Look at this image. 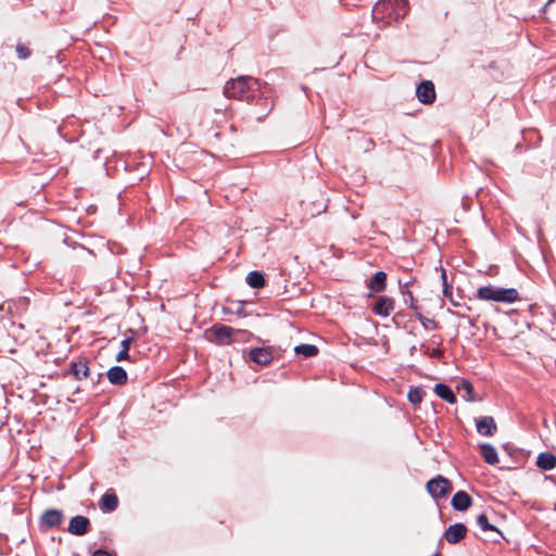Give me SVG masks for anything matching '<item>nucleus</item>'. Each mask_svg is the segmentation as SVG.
<instances>
[{
	"label": "nucleus",
	"mask_w": 556,
	"mask_h": 556,
	"mask_svg": "<svg viewBox=\"0 0 556 556\" xmlns=\"http://www.w3.org/2000/svg\"><path fill=\"white\" fill-rule=\"evenodd\" d=\"M425 395L426 392L421 388L410 387L407 393V399L412 404L417 405L421 403Z\"/></svg>",
	"instance_id": "393cba45"
},
{
	"label": "nucleus",
	"mask_w": 556,
	"mask_h": 556,
	"mask_svg": "<svg viewBox=\"0 0 556 556\" xmlns=\"http://www.w3.org/2000/svg\"><path fill=\"white\" fill-rule=\"evenodd\" d=\"M106 379L114 386H125L128 381L127 371L122 366H113L106 370Z\"/></svg>",
	"instance_id": "ddd939ff"
},
{
	"label": "nucleus",
	"mask_w": 556,
	"mask_h": 556,
	"mask_svg": "<svg viewBox=\"0 0 556 556\" xmlns=\"http://www.w3.org/2000/svg\"><path fill=\"white\" fill-rule=\"evenodd\" d=\"M106 556H113V555L106 551Z\"/></svg>",
	"instance_id": "a18cd8bd"
},
{
	"label": "nucleus",
	"mask_w": 556,
	"mask_h": 556,
	"mask_svg": "<svg viewBox=\"0 0 556 556\" xmlns=\"http://www.w3.org/2000/svg\"><path fill=\"white\" fill-rule=\"evenodd\" d=\"M451 505L457 511H465L472 505V498L466 491H457L452 497Z\"/></svg>",
	"instance_id": "4468645a"
},
{
	"label": "nucleus",
	"mask_w": 556,
	"mask_h": 556,
	"mask_svg": "<svg viewBox=\"0 0 556 556\" xmlns=\"http://www.w3.org/2000/svg\"><path fill=\"white\" fill-rule=\"evenodd\" d=\"M535 465L544 471L553 470L556 467V455L551 452H542L538 455Z\"/></svg>",
	"instance_id": "dca6fc26"
},
{
	"label": "nucleus",
	"mask_w": 556,
	"mask_h": 556,
	"mask_svg": "<svg viewBox=\"0 0 556 556\" xmlns=\"http://www.w3.org/2000/svg\"><path fill=\"white\" fill-rule=\"evenodd\" d=\"M435 394L450 404L457 402L456 395L453 390L445 383H437L434 387Z\"/></svg>",
	"instance_id": "6ab92c4d"
},
{
	"label": "nucleus",
	"mask_w": 556,
	"mask_h": 556,
	"mask_svg": "<svg viewBox=\"0 0 556 556\" xmlns=\"http://www.w3.org/2000/svg\"><path fill=\"white\" fill-rule=\"evenodd\" d=\"M443 356V351L440 350V349H434L432 352H431V357H434V358H440Z\"/></svg>",
	"instance_id": "4c0bfd02"
},
{
	"label": "nucleus",
	"mask_w": 556,
	"mask_h": 556,
	"mask_svg": "<svg viewBox=\"0 0 556 556\" xmlns=\"http://www.w3.org/2000/svg\"><path fill=\"white\" fill-rule=\"evenodd\" d=\"M110 265L113 267V268H112V269H113V271H114L115 274H118V271H119V266H118V264L114 262L113 264H110Z\"/></svg>",
	"instance_id": "a19ab883"
},
{
	"label": "nucleus",
	"mask_w": 556,
	"mask_h": 556,
	"mask_svg": "<svg viewBox=\"0 0 556 556\" xmlns=\"http://www.w3.org/2000/svg\"><path fill=\"white\" fill-rule=\"evenodd\" d=\"M294 352L298 355H302L305 358L316 356L319 352L318 348L314 344H300L294 348Z\"/></svg>",
	"instance_id": "b1692460"
},
{
	"label": "nucleus",
	"mask_w": 556,
	"mask_h": 556,
	"mask_svg": "<svg viewBox=\"0 0 556 556\" xmlns=\"http://www.w3.org/2000/svg\"><path fill=\"white\" fill-rule=\"evenodd\" d=\"M236 314L238 316H245L244 307L242 304H240V306L237 308Z\"/></svg>",
	"instance_id": "58836bf2"
},
{
	"label": "nucleus",
	"mask_w": 556,
	"mask_h": 556,
	"mask_svg": "<svg viewBox=\"0 0 556 556\" xmlns=\"http://www.w3.org/2000/svg\"><path fill=\"white\" fill-rule=\"evenodd\" d=\"M395 302L392 298L380 295L377 298L371 311L375 315L388 317L393 312Z\"/></svg>",
	"instance_id": "9d476101"
},
{
	"label": "nucleus",
	"mask_w": 556,
	"mask_h": 556,
	"mask_svg": "<svg viewBox=\"0 0 556 556\" xmlns=\"http://www.w3.org/2000/svg\"><path fill=\"white\" fill-rule=\"evenodd\" d=\"M416 97L422 104H432L437 98L434 84L431 80L421 81L416 88Z\"/></svg>",
	"instance_id": "6e6552de"
},
{
	"label": "nucleus",
	"mask_w": 556,
	"mask_h": 556,
	"mask_svg": "<svg viewBox=\"0 0 556 556\" xmlns=\"http://www.w3.org/2000/svg\"><path fill=\"white\" fill-rule=\"evenodd\" d=\"M450 301H451V303H452L454 306H459V305H460V304H459L458 302H456V300H454L453 298H452V300H450Z\"/></svg>",
	"instance_id": "79ce46f5"
},
{
	"label": "nucleus",
	"mask_w": 556,
	"mask_h": 556,
	"mask_svg": "<svg viewBox=\"0 0 556 556\" xmlns=\"http://www.w3.org/2000/svg\"><path fill=\"white\" fill-rule=\"evenodd\" d=\"M467 534V527L464 523L457 522L451 525L444 532V539L450 544H457Z\"/></svg>",
	"instance_id": "9b49d317"
},
{
	"label": "nucleus",
	"mask_w": 556,
	"mask_h": 556,
	"mask_svg": "<svg viewBox=\"0 0 556 556\" xmlns=\"http://www.w3.org/2000/svg\"><path fill=\"white\" fill-rule=\"evenodd\" d=\"M367 288L375 293L383 292L387 288V274L382 270L375 273L368 281Z\"/></svg>",
	"instance_id": "2eb2a0df"
},
{
	"label": "nucleus",
	"mask_w": 556,
	"mask_h": 556,
	"mask_svg": "<svg viewBox=\"0 0 556 556\" xmlns=\"http://www.w3.org/2000/svg\"><path fill=\"white\" fill-rule=\"evenodd\" d=\"M399 283L402 290H408L407 288L413 283V280L402 281V279H400Z\"/></svg>",
	"instance_id": "e433bc0d"
},
{
	"label": "nucleus",
	"mask_w": 556,
	"mask_h": 556,
	"mask_svg": "<svg viewBox=\"0 0 556 556\" xmlns=\"http://www.w3.org/2000/svg\"><path fill=\"white\" fill-rule=\"evenodd\" d=\"M477 299L501 303H514L519 300V292L515 288H501L492 285L480 287L477 290Z\"/></svg>",
	"instance_id": "f03ea898"
},
{
	"label": "nucleus",
	"mask_w": 556,
	"mask_h": 556,
	"mask_svg": "<svg viewBox=\"0 0 556 556\" xmlns=\"http://www.w3.org/2000/svg\"><path fill=\"white\" fill-rule=\"evenodd\" d=\"M477 525L480 527L482 531H492L496 534V538L492 539L494 543H498L501 539H504L503 533L494 525L489 522V519L485 514H480L477 517Z\"/></svg>",
	"instance_id": "f3484780"
},
{
	"label": "nucleus",
	"mask_w": 556,
	"mask_h": 556,
	"mask_svg": "<svg viewBox=\"0 0 556 556\" xmlns=\"http://www.w3.org/2000/svg\"><path fill=\"white\" fill-rule=\"evenodd\" d=\"M247 283L253 289H261L265 286L266 279L262 271H250L245 278Z\"/></svg>",
	"instance_id": "aec40b11"
},
{
	"label": "nucleus",
	"mask_w": 556,
	"mask_h": 556,
	"mask_svg": "<svg viewBox=\"0 0 556 556\" xmlns=\"http://www.w3.org/2000/svg\"><path fill=\"white\" fill-rule=\"evenodd\" d=\"M502 448L510 456L516 457L522 454V450L514 446L511 443H505L502 445Z\"/></svg>",
	"instance_id": "2f4dec72"
},
{
	"label": "nucleus",
	"mask_w": 556,
	"mask_h": 556,
	"mask_svg": "<svg viewBox=\"0 0 556 556\" xmlns=\"http://www.w3.org/2000/svg\"><path fill=\"white\" fill-rule=\"evenodd\" d=\"M65 520L63 510L58 508H48L42 511L38 520L40 531L46 532L50 529L60 527Z\"/></svg>",
	"instance_id": "39448f33"
},
{
	"label": "nucleus",
	"mask_w": 556,
	"mask_h": 556,
	"mask_svg": "<svg viewBox=\"0 0 556 556\" xmlns=\"http://www.w3.org/2000/svg\"><path fill=\"white\" fill-rule=\"evenodd\" d=\"M464 306L466 307L467 311H470V306H467L466 304H464Z\"/></svg>",
	"instance_id": "c03bdc74"
},
{
	"label": "nucleus",
	"mask_w": 556,
	"mask_h": 556,
	"mask_svg": "<svg viewBox=\"0 0 556 556\" xmlns=\"http://www.w3.org/2000/svg\"><path fill=\"white\" fill-rule=\"evenodd\" d=\"M99 508L104 511V495H102L98 501Z\"/></svg>",
	"instance_id": "ea45409f"
},
{
	"label": "nucleus",
	"mask_w": 556,
	"mask_h": 556,
	"mask_svg": "<svg viewBox=\"0 0 556 556\" xmlns=\"http://www.w3.org/2000/svg\"><path fill=\"white\" fill-rule=\"evenodd\" d=\"M89 552L91 553V556H104V548L102 547L93 549V547L90 546Z\"/></svg>",
	"instance_id": "c9c22d12"
},
{
	"label": "nucleus",
	"mask_w": 556,
	"mask_h": 556,
	"mask_svg": "<svg viewBox=\"0 0 556 556\" xmlns=\"http://www.w3.org/2000/svg\"><path fill=\"white\" fill-rule=\"evenodd\" d=\"M457 390L464 392L462 396L467 402H476L479 400L475 393L473 386L469 380L463 379L457 387Z\"/></svg>",
	"instance_id": "412c9836"
},
{
	"label": "nucleus",
	"mask_w": 556,
	"mask_h": 556,
	"mask_svg": "<svg viewBox=\"0 0 556 556\" xmlns=\"http://www.w3.org/2000/svg\"><path fill=\"white\" fill-rule=\"evenodd\" d=\"M456 316L460 317V318H466L468 324L471 326V327H476V323H477V318H472L470 316H467L465 314H462L459 312H456L455 313Z\"/></svg>",
	"instance_id": "f704fd0d"
},
{
	"label": "nucleus",
	"mask_w": 556,
	"mask_h": 556,
	"mask_svg": "<svg viewBox=\"0 0 556 556\" xmlns=\"http://www.w3.org/2000/svg\"><path fill=\"white\" fill-rule=\"evenodd\" d=\"M432 556H442V555L439 552H437Z\"/></svg>",
	"instance_id": "37998d69"
},
{
	"label": "nucleus",
	"mask_w": 556,
	"mask_h": 556,
	"mask_svg": "<svg viewBox=\"0 0 556 556\" xmlns=\"http://www.w3.org/2000/svg\"><path fill=\"white\" fill-rule=\"evenodd\" d=\"M266 87V83H262L252 76H238L226 83L223 92L227 98L245 100L250 103L256 97L263 96L265 93L263 88Z\"/></svg>",
	"instance_id": "f257e3e1"
},
{
	"label": "nucleus",
	"mask_w": 556,
	"mask_h": 556,
	"mask_svg": "<svg viewBox=\"0 0 556 556\" xmlns=\"http://www.w3.org/2000/svg\"><path fill=\"white\" fill-rule=\"evenodd\" d=\"M249 359L257 365L267 366L274 359V348H254L249 352Z\"/></svg>",
	"instance_id": "0eeeda50"
},
{
	"label": "nucleus",
	"mask_w": 556,
	"mask_h": 556,
	"mask_svg": "<svg viewBox=\"0 0 556 556\" xmlns=\"http://www.w3.org/2000/svg\"><path fill=\"white\" fill-rule=\"evenodd\" d=\"M128 332H130L131 334H134V330L132 329H128ZM135 342V337L134 336H129V337H126L124 340H122L121 342V346H122V350H125L127 352H129L130 350V346L131 344Z\"/></svg>",
	"instance_id": "473e14b6"
},
{
	"label": "nucleus",
	"mask_w": 556,
	"mask_h": 556,
	"mask_svg": "<svg viewBox=\"0 0 556 556\" xmlns=\"http://www.w3.org/2000/svg\"><path fill=\"white\" fill-rule=\"evenodd\" d=\"M402 294L404 295V302L405 304H408V306L414 309L415 312L418 311L417 305H415V300L412 291L409 290H402Z\"/></svg>",
	"instance_id": "7c9ffc66"
},
{
	"label": "nucleus",
	"mask_w": 556,
	"mask_h": 556,
	"mask_svg": "<svg viewBox=\"0 0 556 556\" xmlns=\"http://www.w3.org/2000/svg\"><path fill=\"white\" fill-rule=\"evenodd\" d=\"M480 454L484 462L489 465L498 463V455L496 448L490 443H482L479 445Z\"/></svg>",
	"instance_id": "a211bd4d"
},
{
	"label": "nucleus",
	"mask_w": 556,
	"mask_h": 556,
	"mask_svg": "<svg viewBox=\"0 0 556 556\" xmlns=\"http://www.w3.org/2000/svg\"><path fill=\"white\" fill-rule=\"evenodd\" d=\"M118 506V498L114 492H106V511H113Z\"/></svg>",
	"instance_id": "cd10ccee"
},
{
	"label": "nucleus",
	"mask_w": 556,
	"mask_h": 556,
	"mask_svg": "<svg viewBox=\"0 0 556 556\" xmlns=\"http://www.w3.org/2000/svg\"><path fill=\"white\" fill-rule=\"evenodd\" d=\"M239 332H241V330H235L224 324H214L211 328L205 330V337L210 342L215 344L228 345L233 340L232 336Z\"/></svg>",
	"instance_id": "7ed1b4c3"
},
{
	"label": "nucleus",
	"mask_w": 556,
	"mask_h": 556,
	"mask_svg": "<svg viewBox=\"0 0 556 556\" xmlns=\"http://www.w3.org/2000/svg\"><path fill=\"white\" fill-rule=\"evenodd\" d=\"M439 269L441 271L440 278H441L442 287H443V295L445 298H447L448 300H452L453 283L447 281L446 270L442 266Z\"/></svg>",
	"instance_id": "a878e982"
},
{
	"label": "nucleus",
	"mask_w": 556,
	"mask_h": 556,
	"mask_svg": "<svg viewBox=\"0 0 556 556\" xmlns=\"http://www.w3.org/2000/svg\"><path fill=\"white\" fill-rule=\"evenodd\" d=\"M106 248L113 255H118L125 252L124 247L117 242L106 241Z\"/></svg>",
	"instance_id": "c756f323"
},
{
	"label": "nucleus",
	"mask_w": 556,
	"mask_h": 556,
	"mask_svg": "<svg viewBox=\"0 0 556 556\" xmlns=\"http://www.w3.org/2000/svg\"><path fill=\"white\" fill-rule=\"evenodd\" d=\"M396 1L394 0H380L372 8L374 20H386L387 23L395 21Z\"/></svg>",
	"instance_id": "423d86ee"
},
{
	"label": "nucleus",
	"mask_w": 556,
	"mask_h": 556,
	"mask_svg": "<svg viewBox=\"0 0 556 556\" xmlns=\"http://www.w3.org/2000/svg\"><path fill=\"white\" fill-rule=\"evenodd\" d=\"M115 361L116 362H123V361H131V356L129 354V352L125 351V350H121L116 356H115Z\"/></svg>",
	"instance_id": "72a5a7b5"
},
{
	"label": "nucleus",
	"mask_w": 556,
	"mask_h": 556,
	"mask_svg": "<svg viewBox=\"0 0 556 556\" xmlns=\"http://www.w3.org/2000/svg\"><path fill=\"white\" fill-rule=\"evenodd\" d=\"M89 368L87 366V363L79 362V363H71L68 374L73 375V377L77 380H80L88 376Z\"/></svg>",
	"instance_id": "4be33fe9"
},
{
	"label": "nucleus",
	"mask_w": 556,
	"mask_h": 556,
	"mask_svg": "<svg viewBox=\"0 0 556 556\" xmlns=\"http://www.w3.org/2000/svg\"><path fill=\"white\" fill-rule=\"evenodd\" d=\"M89 530H90V520L87 517H85L83 515H77V516H74L73 518H71L68 527H67V531L71 534L76 535V536H81V535H85L86 533H88Z\"/></svg>",
	"instance_id": "1a4fd4ad"
},
{
	"label": "nucleus",
	"mask_w": 556,
	"mask_h": 556,
	"mask_svg": "<svg viewBox=\"0 0 556 556\" xmlns=\"http://www.w3.org/2000/svg\"><path fill=\"white\" fill-rule=\"evenodd\" d=\"M476 427L479 434L492 437L497 431V426L492 416H483L476 420Z\"/></svg>",
	"instance_id": "f8f14e48"
},
{
	"label": "nucleus",
	"mask_w": 556,
	"mask_h": 556,
	"mask_svg": "<svg viewBox=\"0 0 556 556\" xmlns=\"http://www.w3.org/2000/svg\"><path fill=\"white\" fill-rule=\"evenodd\" d=\"M119 168H123L124 170L127 168L126 162L122 157H106V176L117 173Z\"/></svg>",
	"instance_id": "5701e85b"
},
{
	"label": "nucleus",
	"mask_w": 556,
	"mask_h": 556,
	"mask_svg": "<svg viewBox=\"0 0 556 556\" xmlns=\"http://www.w3.org/2000/svg\"><path fill=\"white\" fill-rule=\"evenodd\" d=\"M16 53L21 60H25L31 55V50L23 43H17Z\"/></svg>",
	"instance_id": "c85d7f7f"
},
{
	"label": "nucleus",
	"mask_w": 556,
	"mask_h": 556,
	"mask_svg": "<svg viewBox=\"0 0 556 556\" xmlns=\"http://www.w3.org/2000/svg\"><path fill=\"white\" fill-rule=\"evenodd\" d=\"M416 317L425 329H438L439 327V324L434 319L424 316L418 311H416Z\"/></svg>",
	"instance_id": "bb28decb"
},
{
	"label": "nucleus",
	"mask_w": 556,
	"mask_h": 556,
	"mask_svg": "<svg viewBox=\"0 0 556 556\" xmlns=\"http://www.w3.org/2000/svg\"><path fill=\"white\" fill-rule=\"evenodd\" d=\"M426 489L432 498L439 500L446 497L452 492L453 485L451 480L438 475L427 482Z\"/></svg>",
	"instance_id": "20e7f679"
}]
</instances>
